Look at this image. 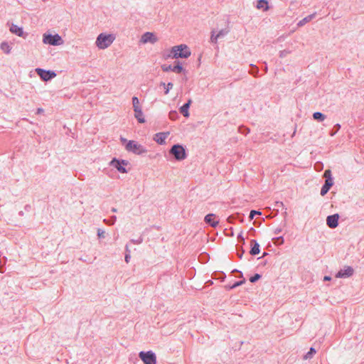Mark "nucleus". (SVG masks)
<instances>
[{
	"label": "nucleus",
	"mask_w": 364,
	"mask_h": 364,
	"mask_svg": "<svg viewBox=\"0 0 364 364\" xmlns=\"http://www.w3.org/2000/svg\"><path fill=\"white\" fill-rule=\"evenodd\" d=\"M120 139L122 142V144L124 145L125 149L129 152H132L137 155L143 154L147 152V149L136 141H127L123 137H121Z\"/></svg>",
	"instance_id": "obj_1"
},
{
	"label": "nucleus",
	"mask_w": 364,
	"mask_h": 364,
	"mask_svg": "<svg viewBox=\"0 0 364 364\" xmlns=\"http://www.w3.org/2000/svg\"><path fill=\"white\" fill-rule=\"evenodd\" d=\"M171 54L173 58H187L191 55V51L186 45L181 44L172 47Z\"/></svg>",
	"instance_id": "obj_2"
},
{
	"label": "nucleus",
	"mask_w": 364,
	"mask_h": 364,
	"mask_svg": "<svg viewBox=\"0 0 364 364\" xmlns=\"http://www.w3.org/2000/svg\"><path fill=\"white\" fill-rule=\"evenodd\" d=\"M113 42V37L111 34L101 33L98 36L96 45L100 49H105L109 46Z\"/></svg>",
	"instance_id": "obj_3"
},
{
	"label": "nucleus",
	"mask_w": 364,
	"mask_h": 364,
	"mask_svg": "<svg viewBox=\"0 0 364 364\" xmlns=\"http://www.w3.org/2000/svg\"><path fill=\"white\" fill-rule=\"evenodd\" d=\"M323 177L326 178V181L325 183L323 184L321 189V195L322 196H325L333 185V181L331 170H326L323 173Z\"/></svg>",
	"instance_id": "obj_4"
},
{
	"label": "nucleus",
	"mask_w": 364,
	"mask_h": 364,
	"mask_svg": "<svg viewBox=\"0 0 364 364\" xmlns=\"http://www.w3.org/2000/svg\"><path fill=\"white\" fill-rule=\"evenodd\" d=\"M169 152L178 161H181L186 158V154L184 148L179 144L173 145Z\"/></svg>",
	"instance_id": "obj_5"
},
{
	"label": "nucleus",
	"mask_w": 364,
	"mask_h": 364,
	"mask_svg": "<svg viewBox=\"0 0 364 364\" xmlns=\"http://www.w3.org/2000/svg\"><path fill=\"white\" fill-rule=\"evenodd\" d=\"M43 42L45 44H49L52 46H58L63 44V43L62 38L58 34L53 36L47 33L43 34Z\"/></svg>",
	"instance_id": "obj_6"
},
{
	"label": "nucleus",
	"mask_w": 364,
	"mask_h": 364,
	"mask_svg": "<svg viewBox=\"0 0 364 364\" xmlns=\"http://www.w3.org/2000/svg\"><path fill=\"white\" fill-rule=\"evenodd\" d=\"M139 357L144 362V364H156V357L152 351H141L139 353Z\"/></svg>",
	"instance_id": "obj_7"
},
{
	"label": "nucleus",
	"mask_w": 364,
	"mask_h": 364,
	"mask_svg": "<svg viewBox=\"0 0 364 364\" xmlns=\"http://www.w3.org/2000/svg\"><path fill=\"white\" fill-rule=\"evenodd\" d=\"M157 41H158V38L155 36V34L154 33H151V32L144 33L141 36V39H140V43H141L143 44H146L148 43L154 44Z\"/></svg>",
	"instance_id": "obj_8"
},
{
	"label": "nucleus",
	"mask_w": 364,
	"mask_h": 364,
	"mask_svg": "<svg viewBox=\"0 0 364 364\" xmlns=\"http://www.w3.org/2000/svg\"><path fill=\"white\" fill-rule=\"evenodd\" d=\"M354 270L351 267H345L336 274L337 278H348L353 274Z\"/></svg>",
	"instance_id": "obj_9"
},
{
	"label": "nucleus",
	"mask_w": 364,
	"mask_h": 364,
	"mask_svg": "<svg viewBox=\"0 0 364 364\" xmlns=\"http://www.w3.org/2000/svg\"><path fill=\"white\" fill-rule=\"evenodd\" d=\"M37 73L40 75V77L45 81H48L51 78L55 77V73L51 71H46L41 68L36 69Z\"/></svg>",
	"instance_id": "obj_10"
},
{
	"label": "nucleus",
	"mask_w": 364,
	"mask_h": 364,
	"mask_svg": "<svg viewBox=\"0 0 364 364\" xmlns=\"http://www.w3.org/2000/svg\"><path fill=\"white\" fill-rule=\"evenodd\" d=\"M338 214L328 215L326 218V224L330 228H336L338 225Z\"/></svg>",
	"instance_id": "obj_11"
},
{
	"label": "nucleus",
	"mask_w": 364,
	"mask_h": 364,
	"mask_svg": "<svg viewBox=\"0 0 364 364\" xmlns=\"http://www.w3.org/2000/svg\"><path fill=\"white\" fill-rule=\"evenodd\" d=\"M129 164L127 161L125 160H117L115 159V168H117L121 173H127L130 168L127 169L125 166H128Z\"/></svg>",
	"instance_id": "obj_12"
},
{
	"label": "nucleus",
	"mask_w": 364,
	"mask_h": 364,
	"mask_svg": "<svg viewBox=\"0 0 364 364\" xmlns=\"http://www.w3.org/2000/svg\"><path fill=\"white\" fill-rule=\"evenodd\" d=\"M161 68H162V70L164 72L172 71V72H174L176 73H181L183 70V68L181 66V65H180L179 62L178 63V64L176 65H174V66L164 65H162Z\"/></svg>",
	"instance_id": "obj_13"
},
{
	"label": "nucleus",
	"mask_w": 364,
	"mask_h": 364,
	"mask_svg": "<svg viewBox=\"0 0 364 364\" xmlns=\"http://www.w3.org/2000/svg\"><path fill=\"white\" fill-rule=\"evenodd\" d=\"M168 135L169 132H159L155 134L154 140L159 144H164Z\"/></svg>",
	"instance_id": "obj_14"
},
{
	"label": "nucleus",
	"mask_w": 364,
	"mask_h": 364,
	"mask_svg": "<svg viewBox=\"0 0 364 364\" xmlns=\"http://www.w3.org/2000/svg\"><path fill=\"white\" fill-rule=\"evenodd\" d=\"M204 221L213 228H215L219 223V221L215 220V215L213 213H210L205 215Z\"/></svg>",
	"instance_id": "obj_15"
},
{
	"label": "nucleus",
	"mask_w": 364,
	"mask_h": 364,
	"mask_svg": "<svg viewBox=\"0 0 364 364\" xmlns=\"http://www.w3.org/2000/svg\"><path fill=\"white\" fill-rule=\"evenodd\" d=\"M251 250L250 251V255H257L259 253V245L255 240L250 241Z\"/></svg>",
	"instance_id": "obj_16"
},
{
	"label": "nucleus",
	"mask_w": 364,
	"mask_h": 364,
	"mask_svg": "<svg viewBox=\"0 0 364 364\" xmlns=\"http://www.w3.org/2000/svg\"><path fill=\"white\" fill-rule=\"evenodd\" d=\"M192 103V100L189 99L186 103H185L181 108L180 112L185 117H189L188 109L190 107L191 104Z\"/></svg>",
	"instance_id": "obj_17"
},
{
	"label": "nucleus",
	"mask_w": 364,
	"mask_h": 364,
	"mask_svg": "<svg viewBox=\"0 0 364 364\" xmlns=\"http://www.w3.org/2000/svg\"><path fill=\"white\" fill-rule=\"evenodd\" d=\"M316 13H314L312 14H310V15L306 16L305 18H304L303 19H301V21H299L298 22L297 26L299 27H301V26H304L306 23L310 22L312 19H314L316 17Z\"/></svg>",
	"instance_id": "obj_18"
},
{
	"label": "nucleus",
	"mask_w": 364,
	"mask_h": 364,
	"mask_svg": "<svg viewBox=\"0 0 364 364\" xmlns=\"http://www.w3.org/2000/svg\"><path fill=\"white\" fill-rule=\"evenodd\" d=\"M10 31L11 33L18 36L23 37V28L21 27L18 26L17 25L13 24L10 28Z\"/></svg>",
	"instance_id": "obj_19"
},
{
	"label": "nucleus",
	"mask_w": 364,
	"mask_h": 364,
	"mask_svg": "<svg viewBox=\"0 0 364 364\" xmlns=\"http://www.w3.org/2000/svg\"><path fill=\"white\" fill-rule=\"evenodd\" d=\"M134 117L138 120V122L139 123H144L145 122V119H144V114H143V112L141 110V108L139 109H137L136 111H134Z\"/></svg>",
	"instance_id": "obj_20"
},
{
	"label": "nucleus",
	"mask_w": 364,
	"mask_h": 364,
	"mask_svg": "<svg viewBox=\"0 0 364 364\" xmlns=\"http://www.w3.org/2000/svg\"><path fill=\"white\" fill-rule=\"evenodd\" d=\"M257 8L266 11L269 9L268 2L266 0H259L257 1Z\"/></svg>",
	"instance_id": "obj_21"
},
{
	"label": "nucleus",
	"mask_w": 364,
	"mask_h": 364,
	"mask_svg": "<svg viewBox=\"0 0 364 364\" xmlns=\"http://www.w3.org/2000/svg\"><path fill=\"white\" fill-rule=\"evenodd\" d=\"M313 118L318 122H323L326 119V116L320 112H316L313 114Z\"/></svg>",
	"instance_id": "obj_22"
},
{
	"label": "nucleus",
	"mask_w": 364,
	"mask_h": 364,
	"mask_svg": "<svg viewBox=\"0 0 364 364\" xmlns=\"http://www.w3.org/2000/svg\"><path fill=\"white\" fill-rule=\"evenodd\" d=\"M132 104H133L134 111H136V110L141 108L139 105V100L137 97H132Z\"/></svg>",
	"instance_id": "obj_23"
},
{
	"label": "nucleus",
	"mask_w": 364,
	"mask_h": 364,
	"mask_svg": "<svg viewBox=\"0 0 364 364\" xmlns=\"http://www.w3.org/2000/svg\"><path fill=\"white\" fill-rule=\"evenodd\" d=\"M315 353L316 350L313 347H311L310 348L309 352L306 353V355L304 356V359H311Z\"/></svg>",
	"instance_id": "obj_24"
},
{
	"label": "nucleus",
	"mask_w": 364,
	"mask_h": 364,
	"mask_svg": "<svg viewBox=\"0 0 364 364\" xmlns=\"http://www.w3.org/2000/svg\"><path fill=\"white\" fill-rule=\"evenodd\" d=\"M1 48L6 53H9L11 50L9 45L5 42L1 43Z\"/></svg>",
	"instance_id": "obj_25"
},
{
	"label": "nucleus",
	"mask_w": 364,
	"mask_h": 364,
	"mask_svg": "<svg viewBox=\"0 0 364 364\" xmlns=\"http://www.w3.org/2000/svg\"><path fill=\"white\" fill-rule=\"evenodd\" d=\"M250 66L252 67V70H250L249 73L251 75H252L255 77H256L258 73H259V68L257 66H255V65H254L252 64H251Z\"/></svg>",
	"instance_id": "obj_26"
},
{
	"label": "nucleus",
	"mask_w": 364,
	"mask_h": 364,
	"mask_svg": "<svg viewBox=\"0 0 364 364\" xmlns=\"http://www.w3.org/2000/svg\"><path fill=\"white\" fill-rule=\"evenodd\" d=\"M161 85L166 87L165 95H167L169 90L172 89L173 86L172 82H168L167 85H166L164 82H162Z\"/></svg>",
	"instance_id": "obj_27"
},
{
	"label": "nucleus",
	"mask_w": 364,
	"mask_h": 364,
	"mask_svg": "<svg viewBox=\"0 0 364 364\" xmlns=\"http://www.w3.org/2000/svg\"><path fill=\"white\" fill-rule=\"evenodd\" d=\"M333 129H334V131L332 130L330 132V135L331 136H333L338 132V130L341 129V125L339 124H336L334 125Z\"/></svg>",
	"instance_id": "obj_28"
},
{
	"label": "nucleus",
	"mask_w": 364,
	"mask_h": 364,
	"mask_svg": "<svg viewBox=\"0 0 364 364\" xmlns=\"http://www.w3.org/2000/svg\"><path fill=\"white\" fill-rule=\"evenodd\" d=\"M261 278V275L259 274H255L254 276L251 277L250 278V281L252 283L256 282L257 280H259Z\"/></svg>",
	"instance_id": "obj_29"
},
{
	"label": "nucleus",
	"mask_w": 364,
	"mask_h": 364,
	"mask_svg": "<svg viewBox=\"0 0 364 364\" xmlns=\"http://www.w3.org/2000/svg\"><path fill=\"white\" fill-rule=\"evenodd\" d=\"M219 38L218 37V35L215 34V32L214 31H212V33H211V37H210V41L211 43H216L217 41H218V39Z\"/></svg>",
	"instance_id": "obj_30"
},
{
	"label": "nucleus",
	"mask_w": 364,
	"mask_h": 364,
	"mask_svg": "<svg viewBox=\"0 0 364 364\" xmlns=\"http://www.w3.org/2000/svg\"><path fill=\"white\" fill-rule=\"evenodd\" d=\"M291 53V50H281L279 52V57L280 58H284L286 57L287 55L290 54Z\"/></svg>",
	"instance_id": "obj_31"
},
{
	"label": "nucleus",
	"mask_w": 364,
	"mask_h": 364,
	"mask_svg": "<svg viewBox=\"0 0 364 364\" xmlns=\"http://www.w3.org/2000/svg\"><path fill=\"white\" fill-rule=\"evenodd\" d=\"M126 255H125V262L127 263H128L129 262V259L131 258V256H130V252H129V247H128V245H126Z\"/></svg>",
	"instance_id": "obj_32"
},
{
	"label": "nucleus",
	"mask_w": 364,
	"mask_h": 364,
	"mask_svg": "<svg viewBox=\"0 0 364 364\" xmlns=\"http://www.w3.org/2000/svg\"><path fill=\"white\" fill-rule=\"evenodd\" d=\"M261 215V212L259 211H257V210H251L250 213V220H252L255 217V215Z\"/></svg>",
	"instance_id": "obj_33"
},
{
	"label": "nucleus",
	"mask_w": 364,
	"mask_h": 364,
	"mask_svg": "<svg viewBox=\"0 0 364 364\" xmlns=\"http://www.w3.org/2000/svg\"><path fill=\"white\" fill-rule=\"evenodd\" d=\"M228 31L227 30H225V29H222V30H220V31L217 33L218 37L219 38H221V37H223V36H225L228 33Z\"/></svg>",
	"instance_id": "obj_34"
},
{
	"label": "nucleus",
	"mask_w": 364,
	"mask_h": 364,
	"mask_svg": "<svg viewBox=\"0 0 364 364\" xmlns=\"http://www.w3.org/2000/svg\"><path fill=\"white\" fill-rule=\"evenodd\" d=\"M244 283H245V279H243L242 281L236 282L232 286L230 287V289H234L238 286L242 285Z\"/></svg>",
	"instance_id": "obj_35"
},
{
	"label": "nucleus",
	"mask_w": 364,
	"mask_h": 364,
	"mask_svg": "<svg viewBox=\"0 0 364 364\" xmlns=\"http://www.w3.org/2000/svg\"><path fill=\"white\" fill-rule=\"evenodd\" d=\"M143 241L142 238L140 237H139L137 240H132V242H133L134 244H140Z\"/></svg>",
	"instance_id": "obj_36"
},
{
	"label": "nucleus",
	"mask_w": 364,
	"mask_h": 364,
	"mask_svg": "<svg viewBox=\"0 0 364 364\" xmlns=\"http://www.w3.org/2000/svg\"><path fill=\"white\" fill-rule=\"evenodd\" d=\"M276 242H278L279 244H282L284 242V240L282 237H279L276 238Z\"/></svg>",
	"instance_id": "obj_37"
},
{
	"label": "nucleus",
	"mask_w": 364,
	"mask_h": 364,
	"mask_svg": "<svg viewBox=\"0 0 364 364\" xmlns=\"http://www.w3.org/2000/svg\"><path fill=\"white\" fill-rule=\"evenodd\" d=\"M169 116L171 119H173L174 117L177 116L176 112H171L169 113Z\"/></svg>",
	"instance_id": "obj_38"
},
{
	"label": "nucleus",
	"mask_w": 364,
	"mask_h": 364,
	"mask_svg": "<svg viewBox=\"0 0 364 364\" xmlns=\"http://www.w3.org/2000/svg\"><path fill=\"white\" fill-rule=\"evenodd\" d=\"M237 239L239 241H241L243 243L245 242V238L242 237V233H240L238 237H237Z\"/></svg>",
	"instance_id": "obj_39"
},
{
	"label": "nucleus",
	"mask_w": 364,
	"mask_h": 364,
	"mask_svg": "<svg viewBox=\"0 0 364 364\" xmlns=\"http://www.w3.org/2000/svg\"><path fill=\"white\" fill-rule=\"evenodd\" d=\"M282 231V229L281 228H277L275 230H274V234L276 235H278L279 233H280Z\"/></svg>",
	"instance_id": "obj_40"
},
{
	"label": "nucleus",
	"mask_w": 364,
	"mask_h": 364,
	"mask_svg": "<svg viewBox=\"0 0 364 364\" xmlns=\"http://www.w3.org/2000/svg\"><path fill=\"white\" fill-rule=\"evenodd\" d=\"M331 279V277H329V276H325V277H323V280H324V281H330Z\"/></svg>",
	"instance_id": "obj_41"
},
{
	"label": "nucleus",
	"mask_w": 364,
	"mask_h": 364,
	"mask_svg": "<svg viewBox=\"0 0 364 364\" xmlns=\"http://www.w3.org/2000/svg\"><path fill=\"white\" fill-rule=\"evenodd\" d=\"M267 69H268V68H267V65H265V67L264 68V72H265V73H267Z\"/></svg>",
	"instance_id": "obj_42"
},
{
	"label": "nucleus",
	"mask_w": 364,
	"mask_h": 364,
	"mask_svg": "<svg viewBox=\"0 0 364 364\" xmlns=\"http://www.w3.org/2000/svg\"><path fill=\"white\" fill-rule=\"evenodd\" d=\"M43 112V109H38V113H40V112Z\"/></svg>",
	"instance_id": "obj_43"
},
{
	"label": "nucleus",
	"mask_w": 364,
	"mask_h": 364,
	"mask_svg": "<svg viewBox=\"0 0 364 364\" xmlns=\"http://www.w3.org/2000/svg\"><path fill=\"white\" fill-rule=\"evenodd\" d=\"M98 235L100 237L101 235H102V233H98Z\"/></svg>",
	"instance_id": "obj_44"
},
{
	"label": "nucleus",
	"mask_w": 364,
	"mask_h": 364,
	"mask_svg": "<svg viewBox=\"0 0 364 364\" xmlns=\"http://www.w3.org/2000/svg\"><path fill=\"white\" fill-rule=\"evenodd\" d=\"M98 235L100 237L101 235H102V233H98Z\"/></svg>",
	"instance_id": "obj_45"
},
{
	"label": "nucleus",
	"mask_w": 364,
	"mask_h": 364,
	"mask_svg": "<svg viewBox=\"0 0 364 364\" xmlns=\"http://www.w3.org/2000/svg\"><path fill=\"white\" fill-rule=\"evenodd\" d=\"M114 163V159L111 161L110 164H113Z\"/></svg>",
	"instance_id": "obj_46"
}]
</instances>
